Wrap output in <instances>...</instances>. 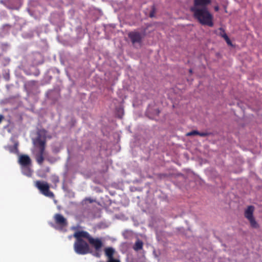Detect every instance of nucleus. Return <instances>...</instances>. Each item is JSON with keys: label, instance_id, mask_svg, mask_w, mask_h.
I'll list each match as a JSON object with an SVG mask.
<instances>
[{"label": "nucleus", "instance_id": "1", "mask_svg": "<svg viewBox=\"0 0 262 262\" xmlns=\"http://www.w3.org/2000/svg\"><path fill=\"white\" fill-rule=\"evenodd\" d=\"M190 11L194 18L202 25L213 27V15L209 11L208 7H191Z\"/></svg>", "mask_w": 262, "mask_h": 262}, {"label": "nucleus", "instance_id": "2", "mask_svg": "<svg viewBox=\"0 0 262 262\" xmlns=\"http://www.w3.org/2000/svg\"><path fill=\"white\" fill-rule=\"evenodd\" d=\"M85 235V231H78L73 234V236L76 238L74 244V249L78 254L85 255L91 252L89 244L83 239V238L86 239Z\"/></svg>", "mask_w": 262, "mask_h": 262}, {"label": "nucleus", "instance_id": "3", "mask_svg": "<svg viewBox=\"0 0 262 262\" xmlns=\"http://www.w3.org/2000/svg\"><path fill=\"white\" fill-rule=\"evenodd\" d=\"M35 186L45 196L52 199L54 198V194L53 192L50 191V185L47 182L37 181Z\"/></svg>", "mask_w": 262, "mask_h": 262}, {"label": "nucleus", "instance_id": "4", "mask_svg": "<svg viewBox=\"0 0 262 262\" xmlns=\"http://www.w3.org/2000/svg\"><path fill=\"white\" fill-rule=\"evenodd\" d=\"M36 142L39 145L38 151L36 153L35 157L36 162L39 165H42L44 161V156L45 155L46 141L42 140L40 138H37Z\"/></svg>", "mask_w": 262, "mask_h": 262}, {"label": "nucleus", "instance_id": "5", "mask_svg": "<svg viewBox=\"0 0 262 262\" xmlns=\"http://www.w3.org/2000/svg\"><path fill=\"white\" fill-rule=\"evenodd\" d=\"M85 235L89 243L94 248L95 251L96 252L100 251L103 246L101 239L98 237H93L87 231H86Z\"/></svg>", "mask_w": 262, "mask_h": 262}, {"label": "nucleus", "instance_id": "6", "mask_svg": "<svg viewBox=\"0 0 262 262\" xmlns=\"http://www.w3.org/2000/svg\"><path fill=\"white\" fill-rule=\"evenodd\" d=\"M254 207L253 206H249L245 211V217L249 221L252 227L254 228H258L259 225L255 220L253 216V212Z\"/></svg>", "mask_w": 262, "mask_h": 262}, {"label": "nucleus", "instance_id": "7", "mask_svg": "<svg viewBox=\"0 0 262 262\" xmlns=\"http://www.w3.org/2000/svg\"><path fill=\"white\" fill-rule=\"evenodd\" d=\"M128 37L133 43H140L142 42L143 38L144 37V34H141L139 32L134 31L128 34Z\"/></svg>", "mask_w": 262, "mask_h": 262}, {"label": "nucleus", "instance_id": "8", "mask_svg": "<svg viewBox=\"0 0 262 262\" xmlns=\"http://www.w3.org/2000/svg\"><path fill=\"white\" fill-rule=\"evenodd\" d=\"M18 163L21 167L30 166L31 164V160L29 156L22 155L19 157Z\"/></svg>", "mask_w": 262, "mask_h": 262}, {"label": "nucleus", "instance_id": "9", "mask_svg": "<svg viewBox=\"0 0 262 262\" xmlns=\"http://www.w3.org/2000/svg\"><path fill=\"white\" fill-rule=\"evenodd\" d=\"M211 3V0H194L191 7H208Z\"/></svg>", "mask_w": 262, "mask_h": 262}, {"label": "nucleus", "instance_id": "10", "mask_svg": "<svg viewBox=\"0 0 262 262\" xmlns=\"http://www.w3.org/2000/svg\"><path fill=\"white\" fill-rule=\"evenodd\" d=\"M54 219L56 223L58 225L65 226L67 224L66 219L60 214H56Z\"/></svg>", "mask_w": 262, "mask_h": 262}, {"label": "nucleus", "instance_id": "11", "mask_svg": "<svg viewBox=\"0 0 262 262\" xmlns=\"http://www.w3.org/2000/svg\"><path fill=\"white\" fill-rule=\"evenodd\" d=\"M115 251L112 247H107L104 249V253L105 256L107 257V259H111L114 258V255Z\"/></svg>", "mask_w": 262, "mask_h": 262}, {"label": "nucleus", "instance_id": "12", "mask_svg": "<svg viewBox=\"0 0 262 262\" xmlns=\"http://www.w3.org/2000/svg\"><path fill=\"white\" fill-rule=\"evenodd\" d=\"M18 144L15 143L14 145H9L5 147V148L11 153H16L18 151Z\"/></svg>", "mask_w": 262, "mask_h": 262}, {"label": "nucleus", "instance_id": "13", "mask_svg": "<svg viewBox=\"0 0 262 262\" xmlns=\"http://www.w3.org/2000/svg\"><path fill=\"white\" fill-rule=\"evenodd\" d=\"M22 171L25 175L28 177H30L32 175V171L29 166L22 167Z\"/></svg>", "mask_w": 262, "mask_h": 262}, {"label": "nucleus", "instance_id": "14", "mask_svg": "<svg viewBox=\"0 0 262 262\" xmlns=\"http://www.w3.org/2000/svg\"><path fill=\"white\" fill-rule=\"evenodd\" d=\"M143 242L138 240L135 243V244L134 246V249L135 251H139L141 250L143 248Z\"/></svg>", "mask_w": 262, "mask_h": 262}, {"label": "nucleus", "instance_id": "15", "mask_svg": "<svg viewBox=\"0 0 262 262\" xmlns=\"http://www.w3.org/2000/svg\"><path fill=\"white\" fill-rule=\"evenodd\" d=\"M199 132L198 130H193L191 132H188L186 134L187 136H191L194 135H198Z\"/></svg>", "mask_w": 262, "mask_h": 262}, {"label": "nucleus", "instance_id": "16", "mask_svg": "<svg viewBox=\"0 0 262 262\" xmlns=\"http://www.w3.org/2000/svg\"><path fill=\"white\" fill-rule=\"evenodd\" d=\"M224 39L225 40V41H226L227 43L229 45V46H232V42L230 40V39H229V38L228 37V35L227 34H225L224 36Z\"/></svg>", "mask_w": 262, "mask_h": 262}, {"label": "nucleus", "instance_id": "17", "mask_svg": "<svg viewBox=\"0 0 262 262\" xmlns=\"http://www.w3.org/2000/svg\"><path fill=\"white\" fill-rule=\"evenodd\" d=\"M224 39L225 40V41H226L227 43L229 45V46H232V42L230 40V39H229V38L228 37V35L227 34H225L224 36Z\"/></svg>", "mask_w": 262, "mask_h": 262}, {"label": "nucleus", "instance_id": "18", "mask_svg": "<svg viewBox=\"0 0 262 262\" xmlns=\"http://www.w3.org/2000/svg\"><path fill=\"white\" fill-rule=\"evenodd\" d=\"M211 135V133L209 132H199L198 135L201 137H206Z\"/></svg>", "mask_w": 262, "mask_h": 262}, {"label": "nucleus", "instance_id": "19", "mask_svg": "<svg viewBox=\"0 0 262 262\" xmlns=\"http://www.w3.org/2000/svg\"><path fill=\"white\" fill-rule=\"evenodd\" d=\"M155 14V8L154 6H153L152 8V10H151V11L149 13V17H154Z\"/></svg>", "mask_w": 262, "mask_h": 262}, {"label": "nucleus", "instance_id": "20", "mask_svg": "<svg viewBox=\"0 0 262 262\" xmlns=\"http://www.w3.org/2000/svg\"><path fill=\"white\" fill-rule=\"evenodd\" d=\"M107 262H120V261L116 258H113L111 259H107Z\"/></svg>", "mask_w": 262, "mask_h": 262}, {"label": "nucleus", "instance_id": "21", "mask_svg": "<svg viewBox=\"0 0 262 262\" xmlns=\"http://www.w3.org/2000/svg\"><path fill=\"white\" fill-rule=\"evenodd\" d=\"M220 30L222 31V32L220 33V35L224 38V36L225 34H226V33H225L224 30L223 28H221Z\"/></svg>", "mask_w": 262, "mask_h": 262}, {"label": "nucleus", "instance_id": "22", "mask_svg": "<svg viewBox=\"0 0 262 262\" xmlns=\"http://www.w3.org/2000/svg\"><path fill=\"white\" fill-rule=\"evenodd\" d=\"M4 118V116L0 115V123L2 122L3 119Z\"/></svg>", "mask_w": 262, "mask_h": 262}, {"label": "nucleus", "instance_id": "23", "mask_svg": "<svg viewBox=\"0 0 262 262\" xmlns=\"http://www.w3.org/2000/svg\"><path fill=\"white\" fill-rule=\"evenodd\" d=\"M40 133L41 134V133L46 134V133H47V131H46L45 129H41V130H40Z\"/></svg>", "mask_w": 262, "mask_h": 262}, {"label": "nucleus", "instance_id": "24", "mask_svg": "<svg viewBox=\"0 0 262 262\" xmlns=\"http://www.w3.org/2000/svg\"><path fill=\"white\" fill-rule=\"evenodd\" d=\"M214 10H215V11H219V7H218V6H215V7H214Z\"/></svg>", "mask_w": 262, "mask_h": 262}, {"label": "nucleus", "instance_id": "25", "mask_svg": "<svg viewBox=\"0 0 262 262\" xmlns=\"http://www.w3.org/2000/svg\"><path fill=\"white\" fill-rule=\"evenodd\" d=\"M95 255L96 256H97V257H100V255H99V254L98 253H96L95 254Z\"/></svg>", "mask_w": 262, "mask_h": 262}, {"label": "nucleus", "instance_id": "26", "mask_svg": "<svg viewBox=\"0 0 262 262\" xmlns=\"http://www.w3.org/2000/svg\"><path fill=\"white\" fill-rule=\"evenodd\" d=\"M189 73H190V74H191V73H192V69H190V70H189Z\"/></svg>", "mask_w": 262, "mask_h": 262}]
</instances>
